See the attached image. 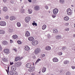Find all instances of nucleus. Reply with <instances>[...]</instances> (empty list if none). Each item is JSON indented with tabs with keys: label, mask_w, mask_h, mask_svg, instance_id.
<instances>
[{
	"label": "nucleus",
	"mask_w": 75,
	"mask_h": 75,
	"mask_svg": "<svg viewBox=\"0 0 75 75\" xmlns=\"http://www.w3.org/2000/svg\"><path fill=\"white\" fill-rule=\"evenodd\" d=\"M41 49L40 48H37L35 51V54H39L40 52H41Z\"/></svg>",
	"instance_id": "1"
},
{
	"label": "nucleus",
	"mask_w": 75,
	"mask_h": 75,
	"mask_svg": "<svg viewBox=\"0 0 75 75\" xmlns=\"http://www.w3.org/2000/svg\"><path fill=\"white\" fill-rule=\"evenodd\" d=\"M31 20V18L30 17H26L25 18V21L26 23H29V21H30Z\"/></svg>",
	"instance_id": "2"
},
{
	"label": "nucleus",
	"mask_w": 75,
	"mask_h": 75,
	"mask_svg": "<svg viewBox=\"0 0 75 75\" xmlns=\"http://www.w3.org/2000/svg\"><path fill=\"white\" fill-rule=\"evenodd\" d=\"M4 52L5 54H6V55H8L10 54V51L8 49H5L4 50Z\"/></svg>",
	"instance_id": "3"
},
{
	"label": "nucleus",
	"mask_w": 75,
	"mask_h": 75,
	"mask_svg": "<svg viewBox=\"0 0 75 75\" xmlns=\"http://www.w3.org/2000/svg\"><path fill=\"white\" fill-rule=\"evenodd\" d=\"M0 25L1 26H5L6 25V23L4 21H0Z\"/></svg>",
	"instance_id": "4"
},
{
	"label": "nucleus",
	"mask_w": 75,
	"mask_h": 75,
	"mask_svg": "<svg viewBox=\"0 0 75 75\" xmlns=\"http://www.w3.org/2000/svg\"><path fill=\"white\" fill-rule=\"evenodd\" d=\"M38 43V42L37 40H34L32 42V44L33 45H37Z\"/></svg>",
	"instance_id": "5"
},
{
	"label": "nucleus",
	"mask_w": 75,
	"mask_h": 75,
	"mask_svg": "<svg viewBox=\"0 0 75 75\" xmlns=\"http://www.w3.org/2000/svg\"><path fill=\"white\" fill-rule=\"evenodd\" d=\"M53 14H57L58 13V9H57V8H55L53 9Z\"/></svg>",
	"instance_id": "6"
},
{
	"label": "nucleus",
	"mask_w": 75,
	"mask_h": 75,
	"mask_svg": "<svg viewBox=\"0 0 75 75\" xmlns=\"http://www.w3.org/2000/svg\"><path fill=\"white\" fill-rule=\"evenodd\" d=\"M67 13L68 15H71V9L69 8L67 10Z\"/></svg>",
	"instance_id": "7"
},
{
	"label": "nucleus",
	"mask_w": 75,
	"mask_h": 75,
	"mask_svg": "<svg viewBox=\"0 0 75 75\" xmlns=\"http://www.w3.org/2000/svg\"><path fill=\"white\" fill-rule=\"evenodd\" d=\"M34 69H35L34 67H30L28 69V71L29 72H33V71H34Z\"/></svg>",
	"instance_id": "8"
},
{
	"label": "nucleus",
	"mask_w": 75,
	"mask_h": 75,
	"mask_svg": "<svg viewBox=\"0 0 75 75\" xmlns=\"http://www.w3.org/2000/svg\"><path fill=\"white\" fill-rule=\"evenodd\" d=\"M34 9L36 11L39 10H40V6L38 5L36 6H35Z\"/></svg>",
	"instance_id": "9"
},
{
	"label": "nucleus",
	"mask_w": 75,
	"mask_h": 75,
	"mask_svg": "<svg viewBox=\"0 0 75 75\" xmlns=\"http://www.w3.org/2000/svg\"><path fill=\"white\" fill-rule=\"evenodd\" d=\"M15 65V66H17V67H20V66L21 65V62H18L16 63Z\"/></svg>",
	"instance_id": "10"
},
{
	"label": "nucleus",
	"mask_w": 75,
	"mask_h": 75,
	"mask_svg": "<svg viewBox=\"0 0 75 75\" xmlns=\"http://www.w3.org/2000/svg\"><path fill=\"white\" fill-rule=\"evenodd\" d=\"M28 40L30 41H34V39L33 37H30L28 38Z\"/></svg>",
	"instance_id": "11"
},
{
	"label": "nucleus",
	"mask_w": 75,
	"mask_h": 75,
	"mask_svg": "<svg viewBox=\"0 0 75 75\" xmlns=\"http://www.w3.org/2000/svg\"><path fill=\"white\" fill-rule=\"evenodd\" d=\"M30 35V33L28 32V31H27L25 33V37H29Z\"/></svg>",
	"instance_id": "12"
},
{
	"label": "nucleus",
	"mask_w": 75,
	"mask_h": 75,
	"mask_svg": "<svg viewBox=\"0 0 75 75\" xmlns=\"http://www.w3.org/2000/svg\"><path fill=\"white\" fill-rule=\"evenodd\" d=\"M10 20L13 21V20H15L16 19V17L14 16H11L10 18Z\"/></svg>",
	"instance_id": "13"
},
{
	"label": "nucleus",
	"mask_w": 75,
	"mask_h": 75,
	"mask_svg": "<svg viewBox=\"0 0 75 75\" xmlns=\"http://www.w3.org/2000/svg\"><path fill=\"white\" fill-rule=\"evenodd\" d=\"M31 66H32V64L30 63H28L26 65V67L27 68H30Z\"/></svg>",
	"instance_id": "14"
},
{
	"label": "nucleus",
	"mask_w": 75,
	"mask_h": 75,
	"mask_svg": "<svg viewBox=\"0 0 75 75\" xmlns=\"http://www.w3.org/2000/svg\"><path fill=\"white\" fill-rule=\"evenodd\" d=\"M30 47L28 46H25L24 49L25 51H29V50H30Z\"/></svg>",
	"instance_id": "15"
},
{
	"label": "nucleus",
	"mask_w": 75,
	"mask_h": 75,
	"mask_svg": "<svg viewBox=\"0 0 75 75\" xmlns=\"http://www.w3.org/2000/svg\"><path fill=\"white\" fill-rule=\"evenodd\" d=\"M45 49L46 50H50L51 49V48L49 46H47L45 48Z\"/></svg>",
	"instance_id": "16"
},
{
	"label": "nucleus",
	"mask_w": 75,
	"mask_h": 75,
	"mask_svg": "<svg viewBox=\"0 0 75 75\" xmlns=\"http://www.w3.org/2000/svg\"><path fill=\"white\" fill-rule=\"evenodd\" d=\"M11 71H15L16 69V68L15 67V66H12L11 67Z\"/></svg>",
	"instance_id": "17"
},
{
	"label": "nucleus",
	"mask_w": 75,
	"mask_h": 75,
	"mask_svg": "<svg viewBox=\"0 0 75 75\" xmlns=\"http://www.w3.org/2000/svg\"><path fill=\"white\" fill-rule=\"evenodd\" d=\"M53 62H57L58 61V59L57 58H54L52 59Z\"/></svg>",
	"instance_id": "18"
},
{
	"label": "nucleus",
	"mask_w": 75,
	"mask_h": 75,
	"mask_svg": "<svg viewBox=\"0 0 75 75\" xmlns=\"http://www.w3.org/2000/svg\"><path fill=\"white\" fill-rule=\"evenodd\" d=\"M20 59V57L19 56L16 57L15 59V61H18Z\"/></svg>",
	"instance_id": "19"
},
{
	"label": "nucleus",
	"mask_w": 75,
	"mask_h": 75,
	"mask_svg": "<svg viewBox=\"0 0 75 75\" xmlns=\"http://www.w3.org/2000/svg\"><path fill=\"white\" fill-rule=\"evenodd\" d=\"M2 61H4V62H7V59L6 57H4L2 59Z\"/></svg>",
	"instance_id": "20"
},
{
	"label": "nucleus",
	"mask_w": 75,
	"mask_h": 75,
	"mask_svg": "<svg viewBox=\"0 0 75 75\" xmlns=\"http://www.w3.org/2000/svg\"><path fill=\"white\" fill-rule=\"evenodd\" d=\"M56 38L57 40H59V39H61L62 37L61 35H57L56 36Z\"/></svg>",
	"instance_id": "21"
},
{
	"label": "nucleus",
	"mask_w": 75,
	"mask_h": 75,
	"mask_svg": "<svg viewBox=\"0 0 75 75\" xmlns=\"http://www.w3.org/2000/svg\"><path fill=\"white\" fill-rule=\"evenodd\" d=\"M53 31L54 33H55V34L56 33H57L58 31L57 29H54L53 30Z\"/></svg>",
	"instance_id": "22"
},
{
	"label": "nucleus",
	"mask_w": 75,
	"mask_h": 75,
	"mask_svg": "<svg viewBox=\"0 0 75 75\" xmlns=\"http://www.w3.org/2000/svg\"><path fill=\"white\" fill-rule=\"evenodd\" d=\"M3 11H7L8 10L7 8V7L5 6L3 8Z\"/></svg>",
	"instance_id": "23"
},
{
	"label": "nucleus",
	"mask_w": 75,
	"mask_h": 75,
	"mask_svg": "<svg viewBox=\"0 0 75 75\" xmlns=\"http://www.w3.org/2000/svg\"><path fill=\"white\" fill-rule=\"evenodd\" d=\"M64 19L65 21H68L69 20V17L67 16H66L64 18Z\"/></svg>",
	"instance_id": "24"
},
{
	"label": "nucleus",
	"mask_w": 75,
	"mask_h": 75,
	"mask_svg": "<svg viewBox=\"0 0 75 75\" xmlns=\"http://www.w3.org/2000/svg\"><path fill=\"white\" fill-rule=\"evenodd\" d=\"M13 39H17L18 38V36L16 35H15L13 36Z\"/></svg>",
	"instance_id": "25"
},
{
	"label": "nucleus",
	"mask_w": 75,
	"mask_h": 75,
	"mask_svg": "<svg viewBox=\"0 0 75 75\" xmlns=\"http://www.w3.org/2000/svg\"><path fill=\"white\" fill-rule=\"evenodd\" d=\"M42 72H45V71H46V68H45V67H43L42 69Z\"/></svg>",
	"instance_id": "26"
},
{
	"label": "nucleus",
	"mask_w": 75,
	"mask_h": 75,
	"mask_svg": "<svg viewBox=\"0 0 75 75\" xmlns=\"http://www.w3.org/2000/svg\"><path fill=\"white\" fill-rule=\"evenodd\" d=\"M47 27V25H43L42 27V30H45Z\"/></svg>",
	"instance_id": "27"
},
{
	"label": "nucleus",
	"mask_w": 75,
	"mask_h": 75,
	"mask_svg": "<svg viewBox=\"0 0 75 75\" xmlns=\"http://www.w3.org/2000/svg\"><path fill=\"white\" fill-rule=\"evenodd\" d=\"M28 12L29 14H31L33 12V11L31 9H28Z\"/></svg>",
	"instance_id": "28"
},
{
	"label": "nucleus",
	"mask_w": 75,
	"mask_h": 75,
	"mask_svg": "<svg viewBox=\"0 0 75 75\" xmlns=\"http://www.w3.org/2000/svg\"><path fill=\"white\" fill-rule=\"evenodd\" d=\"M14 4V1L13 0H11L10 1V4Z\"/></svg>",
	"instance_id": "29"
},
{
	"label": "nucleus",
	"mask_w": 75,
	"mask_h": 75,
	"mask_svg": "<svg viewBox=\"0 0 75 75\" xmlns=\"http://www.w3.org/2000/svg\"><path fill=\"white\" fill-rule=\"evenodd\" d=\"M5 32L3 30H0V34H4Z\"/></svg>",
	"instance_id": "30"
},
{
	"label": "nucleus",
	"mask_w": 75,
	"mask_h": 75,
	"mask_svg": "<svg viewBox=\"0 0 75 75\" xmlns=\"http://www.w3.org/2000/svg\"><path fill=\"white\" fill-rule=\"evenodd\" d=\"M17 25L18 27H21V23H20L19 22H18L17 23Z\"/></svg>",
	"instance_id": "31"
},
{
	"label": "nucleus",
	"mask_w": 75,
	"mask_h": 75,
	"mask_svg": "<svg viewBox=\"0 0 75 75\" xmlns=\"http://www.w3.org/2000/svg\"><path fill=\"white\" fill-rule=\"evenodd\" d=\"M32 25L33 26H34V25H35V26H37V24L36 23H35V21H33V23H32Z\"/></svg>",
	"instance_id": "32"
},
{
	"label": "nucleus",
	"mask_w": 75,
	"mask_h": 75,
	"mask_svg": "<svg viewBox=\"0 0 75 75\" xmlns=\"http://www.w3.org/2000/svg\"><path fill=\"white\" fill-rule=\"evenodd\" d=\"M9 31L10 33H12V32H14V30L13 29H9Z\"/></svg>",
	"instance_id": "33"
},
{
	"label": "nucleus",
	"mask_w": 75,
	"mask_h": 75,
	"mask_svg": "<svg viewBox=\"0 0 75 75\" xmlns=\"http://www.w3.org/2000/svg\"><path fill=\"white\" fill-rule=\"evenodd\" d=\"M67 49V47L65 46H63L62 47V50L63 51H65V50Z\"/></svg>",
	"instance_id": "34"
},
{
	"label": "nucleus",
	"mask_w": 75,
	"mask_h": 75,
	"mask_svg": "<svg viewBox=\"0 0 75 75\" xmlns=\"http://www.w3.org/2000/svg\"><path fill=\"white\" fill-rule=\"evenodd\" d=\"M69 63V62L68 61H65L64 62V64H68Z\"/></svg>",
	"instance_id": "35"
},
{
	"label": "nucleus",
	"mask_w": 75,
	"mask_h": 75,
	"mask_svg": "<svg viewBox=\"0 0 75 75\" xmlns=\"http://www.w3.org/2000/svg\"><path fill=\"white\" fill-rule=\"evenodd\" d=\"M56 15L57 14H55L53 13V14L52 15V16L53 18H54L56 17V16H57Z\"/></svg>",
	"instance_id": "36"
},
{
	"label": "nucleus",
	"mask_w": 75,
	"mask_h": 75,
	"mask_svg": "<svg viewBox=\"0 0 75 75\" xmlns=\"http://www.w3.org/2000/svg\"><path fill=\"white\" fill-rule=\"evenodd\" d=\"M2 43L4 45H6V44H7V42L6 41H4L2 42Z\"/></svg>",
	"instance_id": "37"
},
{
	"label": "nucleus",
	"mask_w": 75,
	"mask_h": 75,
	"mask_svg": "<svg viewBox=\"0 0 75 75\" xmlns=\"http://www.w3.org/2000/svg\"><path fill=\"white\" fill-rule=\"evenodd\" d=\"M10 74L11 75H13V74L14 72H13V71L12 70H11L10 71Z\"/></svg>",
	"instance_id": "38"
},
{
	"label": "nucleus",
	"mask_w": 75,
	"mask_h": 75,
	"mask_svg": "<svg viewBox=\"0 0 75 75\" xmlns=\"http://www.w3.org/2000/svg\"><path fill=\"white\" fill-rule=\"evenodd\" d=\"M41 61V59H38L36 61V62H35V64H36L37 63H38V62H39V61Z\"/></svg>",
	"instance_id": "39"
},
{
	"label": "nucleus",
	"mask_w": 75,
	"mask_h": 75,
	"mask_svg": "<svg viewBox=\"0 0 75 75\" xmlns=\"http://www.w3.org/2000/svg\"><path fill=\"white\" fill-rule=\"evenodd\" d=\"M66 75H71V73L70 72L68 71L66 73Z\"/></svg>",
	"instance_id": "40"
},
{
	"label": "nucleus",
	"mask_w": 75,
	"mask_h": 75,
	"mask_svg": "<svg viewBox=\"0 0 75 75\" xmlns=\"http://www.w3.org/2000/svg\"><path fill=\"white\" fill-rule=\"evenodd\" d=\"M13 75H18V73L17 72H13Z\"/></svg>",
	"instance_id": "41"
},
{
	"label": "nucleus",
	"mask_w": 75,
	"mask_h": 75,
	"mask_svg": "<svg viewBox=\"0 0 75 75\" xmlns=\"http://www.w3.org/2000/svg\"><path fill=\"white\" fill-rule=\"evenodd\" d=\"M21 13H24V10L23 9H21Z\"/></svg>",
	"instance_id": "42"
},
{
	"label": "nucleus",
	"mask_w": 75,
	"mask_h": 75,
	"mask_svg": "<svg viewBox=\"0 0 75 75\" xmlns=\"http://www.w3.org/2000/svg\"><path fill=\"white\" fill-rule=\"evenodd\" d=\"M6 71L8 74V72H9V67H8V70H6Z\"/></svg>",
	"instance_id": "43"
},
{
	"label": "nucleus",
	"mask_w": 75,
	"mask_h": 75,
	"mask_svg": "<svg viewBox=\"0 0 75 75\" xmlns=\"http://www.w3.org/2000/svg\"><path fill=\"white\" fill-rule=\"evenodd\" d=\"M60 3L62 4L63 3H64V0H60Z\"/></svg>",
	"instance_id": "44"
},
{
	"label": "nucleus",
	"mask_w": 75,
	"mask_h": 75,
	"mask_svg": "<svg viewBox=\"0 0 75 75\" xmlns=\"http://www.w3.org/2000/svg\"><path fill=\"white\" fill-rule=\"evenodd\" d=\"M17 42L18 44H22L21 42L19 40Z\"/></svg>",
	"instance_id": "45"
},
{
	"label": "nucleus",
	"mask_w": 75,
	"mask_h": 75,
	"mask_svg": "<svg viewBox=\"0 0 75 75\" xmlns=\"http://www.w3.org/2000/svg\"><path fill=\"white\" fill-rule=\"evenodd\" d=\"M45 7L46 10H48V6H45Z\"/></svg>",
	"instance_id": "46"
},
{
	"label": "nucleus",
	"mask_w": 75,
	"mask_h": 75,
	"mask_svg": "<svg viewBox=\"0 0 75 75\" xmlns=\"http://www.w3.org/2000/svg\"><path fill=\"white\" fill-rule=\"evenodd\" d=\"M5 18L7 19H8L9 18V16L8 15L6 16L5 17Z\"/></svg>",
	"instance_id": "47"
},
{
	"label": "nucleus",
	"mask_w": 75,
	"mask_h": 75,
	"mask_svg": "<svg viewBox=\"0 0 75 75\" xmlns=\"http://www.w3.org/2000/svg\"><path fill=\"white\" fill-rule=\"evenodd\" d=\"M64 25H65L66 26H67L68 25H69V23H65L64 24Z\"/></svg>",
	"instance_id": "48"
},
{
	"label": "nucleus",
	"mask_w": 75,
	"mask_h": 75,
	"mask_svg": "<svg viewBox=\"0 0 75 75\" xmlns=\"http://www.w3.org/2000/svg\"><path fill=\"white\" fill-rule=\"evenodd\" d=\"M69 30V28H66L65 29V30L67 31H68Z\"/></svg>",
	"instance_id": "49"
},
{
	"label": "nucleus",
	"mask_w": 75,
	"mask_h": 75,
	"mask_svg": "<svg viewBox=\"0 0 75 75\" xmlns=\"http://www.w3.org/2000/svg\"><path fill=\"white\" fill-rule=\"evenodd\" d=\"M59 54L60 55H62V52H59Z\"/></svg>",
	"instance_id": "50"
},
{
	"label": "nucleus",
	"mask_w": 75,
	"mask_h": 75,
	"mask_svg": "<svg viewBox=\"0 0 75 75\" xmlns=\"http://www.w3.org/2000/svg\"><path fill=\"white\" fill-rule=\"evenodd\" d=\"M71 68L73 69H74L75 68V67L74 66H71Z\"/></svg>",
	"instance_id": "51"
},
{
	"label": "nucleus",
	"mask_w": 75,
	"mask_h": 75,
	"mask_svg": "<svg viewBox=\"0 0 75 75\" xmlns=\"http://www.w3.org/2000/svg\"><path fill=\"white\" fill-rule=\"evenodd\" d=\"M47 36L48 37V38H51V36H50V35L49 34H48Z\"/></svg>",
	"instance_id": "52"
},
{
	"label": "nucleus",
	"mask_w": 75,
	"mask_h": 75,
	"mask_svg": "<svg viewBox=\"0 0 75 75\" xmlns=\"http://www.w3.org/2000/svg\"><path fill=\"white\" fill-rule=\"evenodd\" d=\"M13 64H14V63H13V62H10V64L11 65H13Z\"/></svg>",
	"instance_id": "53"
},
{
	"label": "nucleus",
	"mask_w": 75,
	"mask_h": 75,
	"mask_svg": "<svg viewBox=\"0 0 75 75\" xmlns=\"http://www.w3.org/2000/svg\"><path fill=\"white\" fill-rule=\"evenodd\" d=\"M2 49V47H1V45H0V50H1Z\"/></svg>",
	"instance_id": "54"
},
{
	"label": "nucleus",
	"mask_w": 75,
	"mask_h": 75,
	"mask_svg": "<svg viewBox=\"0 0 75 75\" xmlns=\"http://www.w3.org/2000/svg\"><path fill=\"white\" fill-rule=\"evenodd\" d=\"M13 50H14L16 52H17V49H13Z\"/></svg>",
	"instance_id": "55"
},
{
	"label": "nucleus",
	"mask_w": 75,
	"mask_h": 75,
	"mask_svg": "<svg viewBox=\"0 0 75 75\" xmlns=\"http://www.w3.org/2000/svg\"><path fill=\"white\" fill-rule=\"evenodd\" d=\"M4 2V3H6V1H7V0H3Z\"/></svg>",
	"instance_id": "56"
},
{
	"label": "nucleus",
	"mask_w": 75,
	"mask_h": 75,
	"mask_svg": "<svg viewBox=\"0 0 75 75\" xmlns=\"http://www.w3.org/2000/svg\"><path fill=\"white\" fill-rule=\"evenodd\" d=\"M45 55L44 54H43V55L42 56V58H43V57H45Z\"/></svg>",
	"instance_id": "57"
},
{
	"label": "nucleus",
	"mask_w": 75,
	"mask_h": 75,
	"mask_svg": "<svg viewBox=\"0 0 75 75\" xmlns=\"http://www.w3.org/2000/svg\"><path fill=\"white\" fill-rule=\"evenodd\" d=\"M28 1L29 2H30V3H31L32 1L31 0H28Z\"/></svg>",
	"instance_id": "58"
},
{
	"label": "nucleus",
	"mask_w": 75,
	"mask_h": 75,
	"mask_svg": "<svg viewBox=\"0 0 75 75\" xmlns=\"http://www.w3.org/2000/svg\"><path fill=\"white\" fill-rule=\"evenodd\" d=\"M1 11L0 10V14H1Z\"/></svg>",
	"instance_id": "59"
},
{
	"label": "nucleus",
	"mask_w": 75,
	"mask_h": 75,
	"mask_svg": "<svg viewBox=\"0 0 75 75\" xmlns=\"http://www.w3.org/2000/svg\"><path fill=\"white\" fill-rule=\"evenodd\" d=\"M73 37H75V34L73 35Z\"/></svg>",
	"instance_id": "60"
},
{
	"label": "nucleus",
	"mask_w": 75,
	"mask_h": 75,
	"mask_svg": "<svg viewBox=\"0 0 75 75\" xmlns=\"http://www.w3.org/2000/svg\"><path fill=\"white\" fill-rule=\"evenodd\" d=\"M71 7H74V6H73V5H71Z\"/></svg>",
	"instance_id": "61"
},
{
	"label": "nucleus",
	"mask_w": 75,
	"mask_h": 75,
	"mask_svg": "<svg viewBox=\"0 0 75 75\" xmlns=\"http://www.w3.org/2000/svg\"><path fill=\"white\" fill-rule=\"evenodd\" d=\"M48 13H51V11H48Z\"/></svg>",
	"instance_id": "62"
},
{
	"label": "nucleus",
	"mask_w": 75,
	"mask_h": 75,
	"mask_svg": "<svg viewBox=\"0 0 75 75\" xmlns=\"http://www.w3.org/2000/svg\"><path fill=\"white\" fill-rule=\"evenodd\" d=\"M1 64V62L0 61V64Z\"/></svg>",
	"instance_id": "63"
},
{
	"label": "nucleus",
	"mask_w": 75,
	"mask_h": 75,
	"mask_svg": "<svg viewBox=\"0 0 75 75\" xmlns=\"http://www.w3.org/2000/svg\"><path fill=\"white\" fill-rule=\"evenodd\" d=\"M0 20H1V17H0Z\"/></svg>",
	"instance_id": "64"
}]
</instances>
